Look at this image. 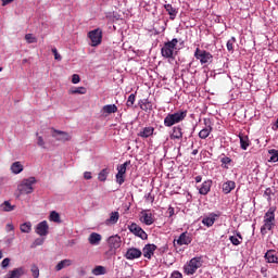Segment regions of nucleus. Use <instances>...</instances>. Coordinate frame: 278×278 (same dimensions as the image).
Here are the masks:
<instances>
[{
	"mask_svg": "<svg viewBox=\"0 0 278 278\" xmlns=\"http://www.w3.org/2000/svg\"><path fill=\"white\" fill-rule=\"evenodd\" d=\"M128 230L130 233H134L137 238H141V240H147L149 238V235L140 227L138 224L132 223L128 226Z\"/></svg>",
	"mask_w": 278,
	"mask_h": 278,
	"instance_id": "1a4fd4ad",
	"label": "nucleus"
},
{
	"mask_svg": "<svg viewBox=\"0 0 278 278\" xmlns=\"http://www.w3.org/2000/svg\"><path fill=\"white\" fill-rule=\"evenodd\" d=\"M131 164V161H126L124 164L117 166V174H116V182L119 186H123L125 184V173H127V166Z\"/></svg>",
	"mask_w": 278,
	"mask_h": 278,
	"instance_id": "6e6552de",
	"label": "nucleus"
},
{
	"mask_svg": "<svg viewBox=\"0 0 278 278\" xmlns=\"http://www.w3.org/2000/svg\"><path fill=\"white\" fill-rule=\"evenodd\" d=\"M202 179H203V177L197 176V177H195V182H197V184H201Z\"/></svg>",
	"mask_w": 278,
	"mask_h": 278,
	"instance_id": "13d9d810",
	"label": "nucleus"
},
{
	"mask_svg": "<svg viewBox=\"0 0 278 278\" xmlns=\"http://www.w3.org/2000/svg\"><path fill=\"white\" fill-rule=\"evenodd\" d=\"M25 40L28 42V45H34V42H38V39L33 34H26Z\"/></svg>",
	"mask_w": 278,
	"mask_h": 278,
	"instance_id": "37998d69",
	"label": "nucleus"
},
{
	"mask_svg": "<svg viewBox=\"0 0 278 278\" xmlns=\"http://www.w3.org/2000/svg\"><path fill=\"white\" fill-rule=\"evenodd\" d=\"M220 162H222V164H231V159L225 156V157H223V159L220 160Z\"/></svg>",
	"mask_w": 278,
	"mask_h": 278,
	"instance_id": "864d4df0",
	"label": "nucleus"
},
{
	"mask_svg": "<svg viewBox=\"0 0 278 278\" xmlns=\"http://www.w3.org/2000/svg\"><path fill=\"white\" fill-rule=\"evenodd\" d=\"M170 278H184V275H181L180 271L175 270L172 273Z\"/></svg>",
	"mask_w": 278,
	"mask_h": 278,
	"instance_id": "3c124183",
	"label": "nucleus"
},
{
	"mask_svg": "<svg viewBox=\"0 0 278 278\" xmlns=\"http://www.w3.org/2000/svg\"><path fill=\"white\" fill-rule=\"evenodd\" d=\"M265 260H267L268 264H277L278 257L274 250H269L265 253Z\"/></svg>",
	"mask_w": 278,
	"mask_h": 278,
	"instance_id": "393cba45",
	"label": "nucleus"
},
{
	"mask_svg": "<svg viewBox=\"0 0 278 278\" xmlns=\"http://www.w3.org/2000/svg\"><path fill=\"white\" fill-rule=\"evenodd\" d=\"M25 275V268L18 267L10 270L4 278H21Z\"/></svg>",
	"mask_w": 278,
	"mask_h": 278,
	"instance_id": "a211bd4d",
	"label": "nucleus"
},
{
	"mask_svg": "<svg viewBox=\"0 0 278 278\" xmlns=\"http://www.w3.org/2000/svg\"><path fill=\"white\" fill-rule=\"evenodd\" d=\"M141 223L143 225H153L155 223V219L153 218V214L149 211H142L141 212V217H140Z\"/></svg>",
	"mask_w": 278,
	"mask_h": 278,
	"instance_id": "dca6fc26",
	"label": "nucleus"
},
{
	"mask_svg": "<svg viewBox=\"0 0 278 278\" xmlns=\"http://www.w3.org/2000/svg\"><path fill=\"white\" fill-rule=\"evenodd\" d=\"M23 164L16 161L11 165V173H13V175H21V173H23Z\"/></svg>",
	"mask_w": 278,
	"mask_h": 278,
	"instance_id": "7c9ffc66",
	"label": "nucleus"
},
{
	"mask_svg": "<svg viewBox=\"0 0 278 278\" xmlns=\"http://www.w3.org/2000/svg\"><path fill=\"white\" fill-rule=\"evenodd\" d=\"M194 58L195 60H199L201 64H210V62L214 60V56L212 55V53L205 50H201L199 48L195 49Z\"/></svg>",
	"mask_w": 278,
	"mask_h": 278,
	"instance_id": "423d86ee",
	"label": "nucleus"
},
{
	"mask_svg": "<svg viewBox=\"0 0 278 278\" xmlns=\"http://www.w3.org/2000/svg\"><path fill=\"white\" fill-rule=\"evenodd\" d=\"M30 273L34 278L40 277V269L38 268V265H31Z\"/></svg>",
	"mask_w": 278,
	"mask_h": 278,
	"instance_id": "79ce46f5",
	"label": "nucleus"
},
{
	"mask_svg": "<svg viewBox=\"0 0 278 278\" xmlns=\"http://www.w3.org/2000/svg\"><path fill=\"white\" fill-rule=\"evenodd\" d=\"M181 138H184V129L181 128V126L173 127L170 139L172 140H181Z\"/></svg>",
	"mask_w": 278,
	"mask_h": 278,
	"instance_id": "aec40b11",
	"label": "nucleus"
},
{
	"mask_svg": "<svg viewBox=\"0 0 278 278\" xmlns=\"http://www.w3.org/2000/svg\"><path fill=\"white\" fill-rule=\"evenodd\" d=\"M92 275H94L96 277H99L101 275H105V273H108V270L105 269V267L98 265L96 266L92 270H91Z\"/></svg>",
	"mask_w": 278,
	"mask_h": 278,
	"instance_id": "2f4dec72",
	"label": "nucleus"
},
{
	"mask_svg": "<svg viewBox=\"0 0 278 278\" xmlns=\"http://www.w3.org/2000/svg\"><path fill=\"white\" fill-rule=\"evenodd\" d=\"M201 266H203V257L195 256L184 265V273L185 275H194Z\"/></svg>",
	"mask_w": 278,
	"mask_h": 278,
	"instance_id": "20e7f679",
	"label": "nucleus"
},
{
	"mask_svg": "<svg viewBox=\"0 0 278 278\" xmlns=\"http://www.w3.org/2000/svg\"><path fill=\"white\" fill-rule=\"evenodd\" d=\"M192 243V233L185 231L180 233L178 239L174 240V244H178V247H184Z\"/></svg>",
	"mask_w": 278,
	"mask_h": 278,
	"instance_id": "9d476101",
	"label": "nucleus"
},
{
	"mask_svg": "<svg viewBox=\"0 0 278 278\" xmlns=\"http://www.w3.org/2000/svg\"><path fill=\"white\" fill-rule=\"evenodd\" d=\"M198 153H199V150L197 149L192 151V155H197Z\"/></svg>",
	"mask_w": 278,
	"mask_h": 278,
	"instance_id": "052dcab7",
	"label": "nucleus"
},
{
	"mask_svg": "<svg viewBox=\"0 0 278 278\" xmlns=\"http://www.w3.org/2000/svg\"><path fill=\"white\" fill-rule=\"evenodd\" d=\"M73 265V261L68 260V258H65L63 261H60L56 266H55V270L56 271H60L64 268H68V266H72Z\"/></svg>",
	"mask_w": 278,
	"mask_h": 278,
	"instance_id": "cd10ccee",
	"label": "nucleus"
},
{
	"mask_svg": "<svg viewBox=\"0 0 278 278\" xmlns=\"http://www.w3.org/2000/svg\"><path fill=\"white\" fill-rule=\"evenodd\" d=\"M35 232L41 238L45 236H49V224L47 223V220L37 224V226L35 227Z\"/></svg>",
	"mask_w": 278,
	"mask_h": 278,
	"instance_id": "ddd939ff",
	"label": "nucleus"
},
{
	"mask_svg": "<svg viewBox=\"0 0 278 278\" xmlns=\"http://www.w3.org/2000/svg\"><path fill=\"white\" fill-rule=\"evenodd\" d=\"M178 43L179 40L177 38H174L170 41L165 42L161 49L162 56L166 60H175V56L177 55Z\"/></svg>",
	"mask_w": 278,
	"mask_h": 278,
	"instance_id": "f257e3e1",
	"label": "nucleus"
},
{
	"mask_svg": "<svg viewBox=\"0 0 278 278\" xmlns=\"http://www.w3.org/2000/svg\"><path fill=\"white\" fill-rule=\"evenodd\" d=\"M167 214H168L169 218L175 216V208L169 206L168 210H167Z\"/></svg>",
	"mask_w": 278,
	"mask_h": 278,
	"instance_id": "603ef678",
	"label": "nucleus"
},
{
	"mask_svg": "<svg viewBox=\"0 0 278 278\" xmlns=\"http://www.w3.org/2000/svg\"><path fill=\"white\" fill-rule=\"evenodd\" d=\"M110 175V168H103L99 174H98V179L100 181H108V176Z\"/></svg>",
	"mask_w": 278,
	"mask_h": 278,
	"instance_id": "473e14b6",
	"label": "nucleus"
},
{
	"mask_svg": "<svg viewBox=\"0 0 278 278\" xmlns=\"http://www.w3.org/2000/svg\"><path fill=\"white\" fill-rule=\"evenodd\" d=\"M264 194H265V197H270V189H266Z\"/></svg>",
	"mask_w": 278,
	"mask_h": 278,
	"instance_id": "bf43d9fd",
	"label": "nucleus"
},
{
	"mask_svg": "<svg viewBox=\"0 0 278 278\" xmlns=\"http://www.w3.org/2000/svg\"><path fill=\"white\" fill-rule=\"evenodd\" d=\"M210 190H212V180L204 181L199 188V192L203 195L208 194Z\"/></svg>",
	"mask_w": 278,
	"mask_h": 278,
	"instance_id": "a878e982",
	"label": "nucleus"
},
{
	"mask_svg": "<svg viewBox=\"0 0 278 278\" xmlns=\"http://www.w3.org/2000/svg\"><path fill=\"white\" fill-rule=\"evenodd\" d=\"M134 103H136V94L131 93L126 102L127 108H134Z\"/></svg>",
	"mask_w": 278,
	"mask_h": 278,
	"instance_id": "c03bdc74",
	"label": "nucleus"
},
{
	"mask_svg": "<svg viewBox=\"0 0 278 278\" xmlns=\"http://www.w3.org/2000/svg\"><path fill=\"white\" fill-rule=\"evenodd\" d=\"M52 53L54 55V60H58L59 62L62 60V55H60V53H58L56 48H52Z\"/></svg>",
	"mask_w": 278,
	"mask_h": 278,
	"instance_id": "de8ad7c7",
	"label": "nucleus"
},
{
	"mask_svg": "<svg viewBox=\"0 0 278 278\" xmlns=\"http://www.w3.org/2000/svg\"><path fill=\"white\" fill-rule=\"evenodd\" d=\"M42 244H45V239L42 238H37L34 242L31 248L36 249V247H42Z\"/></svg>",
	"mask_w": 278,
	"mask_h": 278,
	"instance_id": "49530a36",
	"label": "nucleus"
},
{
	"mask_svg": "<svg viewBox=\"0 0 278 278\" xmlns=\"http://www.w3.org/2000/svg\"><path fill=\"white\" fill-rule=\"evenodd\" d=\"M1 71H3V67H0V73H1Z\"/></svg>",
	"mask_w": 278,
	"mask_h": 278,
	"instance_id": "0e129e2a",
	"label": "nucleus"
},
{
	"mask_svg": "<svg viewBox=\"0 0 278 278\" xmlns=\"http://www.w3.org/2000/svg\"><path fill=\"white\" fill-rule=\"evenodd\" d=\"M70 94H86V87H74L70 89Z\"/></svg>",
	"mask_w": 278,
	"mask_h": 278,
	"instance_id": "72a5a7b5",
	"label": "nucleus"
},
{
	"mask_svg": "<svg viewBox=\"0 0 278 278\" xmlns=\"http://www.w3.org/2000/svg\"><path fill=\"white\" fill-rule=\"evenodd\" d=\"M275 207H270L264 215L263 226L261 227L262 236H266L268 231H271L273 227H275Z\"/></svg>",
	"mask_w": 278,
	"mask_h": 278,
	"instance_id": "f03ea898",
	"label": "nucleus"
},
{
	"mask_svg": "<svg viewBox=\"0 0 278 278\" xmlns=\"http://www.w3.org/2000/svg\"><path fill=\"white\" fill-rule=\"evenodd\" d=\"M142 257V251L138 248H129L126 252V260H138Z\"/></svg>",
	"mask_w": 278,
	"mask_h": 278,
	"instance_id": "2eb2a0df",
	"label": "nucleus"
},
{
	"mask_svg": "<svg viewBox=\"0 0 278 278\" xmlns=\"http://www.w3.org/2000/svg\"><path fill=\"white\" fill-rule=\"evenodd\" d=\"M186 116H188V111H178L176 113L167 114L164 118V125L165 127H173V125L186 121Z\"/></svg>",
	"mask_w": 278,
	"mask_h": 278,
	"instance_id": "7ed1b4c3",
	"label": "nucleus"
},
{
	"mask_svg": "<svg viewBox=\"0 0 278 278\" xmlns=\"http://www.w3.org/2000/svg\"><path fill=\"white\" fill-rule=\"evenodd\" d=\"M52 138H55L56 140H59V142H68L72 140L73 137L66 131L52 128Z\"/></svg>",
	"mask_w": 278,
	"mask_h": 278,
	"instance_id": "9b49d317",
	"label": "nucleus"
},
{
	"mask_svg": "<svg viewBox=\"0 0 278 278\" xmlns=\"http://www.w3.org/2000/svg\"><path fill=\"white\" fill-rule=\"evenodd\" d=\"M10 262L11 260L9 257L4 258L2 262H1V268H8V266H10Z\"/></svg>",
	"mask_w": 278,
	"mask_h": 278,
	"instance_id": "09e8293b",
	"label": "nucleus"
},
{
	"mask_svg": "<svg viewBox=\"0 0 278 278\" xmlns=\"http://www.w3.org/2000/svg\"><path fill=\"white\" fill-rule=\"evenodd\" d=\"M88 38L91 41V47H99L101 40H103V31L100 28L93 29L88 33Z\"/></svg>",
	"mask_w": 278,
	"mask_h": 278,
	"instance_id": "0eeeda50",
	"label": "nucleus"
},
{
	"mask_svg": "<svg viewBox=\"0 0 278 278\" xmlns=\"http://www.w3.org/2000/svg\"><path fill=\"white\" fill-rule=\"evenodd\" d=\"M2 1V5H8L9 3H12V1L14 0H1Z\"/></svg>",
	"mask_w": 278,
	"mask_h": 278,
	"instance_id": "4d7b16f0",
	"label": "nucleus"
},
{
	"mask_svg": "<svg viewBox=\"0 0 278 278\" xmlns=\"http://www.w3.org/2000/svg\"><path fill=\"white\" fill-rule=\"evenodd\" d=\"M229 240L231 242V244H233V247H240V243L242 242L243 238H242V233H240L239 231L236 232V236H230Z\"/></svg>",
	"mask_w": 278,
	"mask_h": 278,
	"instance_id": "c756f323",
	"label": "nucleus"
},
{
	"mask_svg": "<svg viewBox=\"0 0 278 278\" xmlns=\"http://www.w3.org/2000/svg\"><path fill=\"white\" fill-rule=\"evenodd\" d=\"M236 45V37H231L227 43H226V47H227V51H229V53H233V46Z\"/></svg>",
	"mask_w": 278,
	"mask_h": 278,
	"instance_id": "4c0bfd02",
	"label": "nucleus"
},
{
	"mask_svg": "<svg viewBox=\"0 0 278 278\" xmlns=\"http://www.w3.org/2000/svg\"><path fill=\"white\" fill-rule=\"evenodd\" d=\"M84 178H85V179H92V173H90V172H85V173H84Z\"/></svg>",
	"mask_w": 278,
	"mask_h": 278,
	"instance_id": "5fc2aeb1",
	"label": "nucleus"
},
{
	"mask_svg": "<svg viewBox=\"0 0 278 278\" xmlns=\"http://www.w3.org/2000/svg\"><path fill=\"white\" fill-rule=\"evenodd\" d=\"M216 218H218V215L211 213L202 219V224H204L205 227H212L214 223H216Z\"/></svg>",
	"mask_w": 278,
	"mask_h": 278,
	"instance_id": "4be33fe9",
	"label": "nucleus"
},
{
	"mask_svg": "<svg viewBox=\"0 0 278 278\" xmlns=\"http://www.w3.org/2000/svg\"><path fill=\"white\" fill-rule=\"evenodd\" d=\"M37 136V144L38 147H41V149H47V147L45 146V138H42V136H38V132L36 134Z\"/></svg>",
	"mask_w": 278,
	"mask_h": 278,
	"instance_id": "a18cd8bd",
	"label": "nucleus"
},
{
	"mask_svg": "<svg viewBox=\"0 0 278 278\" xmlns=\"http://www.w3.org/2000/svg\"><path fill=\"white\" fill-rule=\"evenodd\" d=\"M49 219L52 222V223H62V220L60 219V213L55 212V211H52L50 213V217Z\"/></svg>",
	"mask_w": 278,
	"mask_h": 278,
	"instance_id": "ea45409f",
	"label": "nucleus"
},
{
	"mask_svg": "<svg viewBox=\"0 0 278 278\" xmlns=\"http://www.w3.org/2000/svg\"><path fill=\"white\" fill-rule=\"evenodd\" d=\"M102 114H116L118 106L116 104H106L101 110Z\"/></svg>",
	"mask_w": 278,
	"mask_h": 278,
	"instance_id": "b1692460",
	"label": "nucleus"
},
{
	"mask_svg": "<svg viewBox=\"0 0 278 278\" xmlns=\"http://www.w3.org/2000/svg\"><path fill=\"white\" fill-rule=\"evenodd\" d=\"M239 138H240L241 149H243V151H247V149H249V137L239 136Z\"/></svg>",
	"mask_w": 278,
	"mask_h": 278,
	"instance_id": "c9c22d12",
	"label": "nucleus"
},
{
	"mask_svg": "<svg viewBox=\"0 0 278 278\" xmlns=\"http://www.w3.org/2000/svg\"><path fill=\"white\" fill-rule=\"evenodd\" d=\"M1 208L3 210V212H13L14 206L10 203V201H4L1 204Z\"/></svg>",
	"mask_w": 278,
	"mask_h": 278,
	"instance_id": "a19ab883",
	"label": "nucleus"
},
{
	"mask_svg": "<svg viewBox=\"0 0 278 278\" xmlns=\"http://www.w3.org/2000/svg\"><path fill=\"white\" fill-rule=\"evenodd\" d=\"M164 9L168 13L170 21H175L177 17V9L173 8V4H164Z\"/></svg>",
	"mask_w": 278,
	"mask_h": 278,
	"instance_id": "c85d7f7f",
	"label": "nucleus"
},
{
	"mask_svg": "<svg viewBox=\"0 0 278 278\" xmlns=\"http://www.w3.org/2000/svg\"><path fill=\"white\" fill-rule=\"evenodd\" d=\"M121 238L118 236H112L108 239L110 249H121Z\"/></svg>",
	"mask_w": 278,
	"mask_h": 278,
	"instance_id": "412c9836",
	"label": "nucleus"
},
{
	"mask_svg": "<svg viewBox=\"0 0 278 278\" xmlns=\"http://www.w3.org/2000/svg\"><path fill=\"white\" fill-rule=\"evenodd\" d=\"M156 249H157V245L148 243L144 245L141 253H143V257H146L147 260H151V257H153Z\"/></svg>",
	"mask_w": 278,
	"mask_h": 278,
	"instance_id": "4468645a",
	"label": "nucleus"
},
{
	"mask_svg": "<svg viewBox=\"0 0 278 278\" xmlns=\"http://www.w3.org/2000/svg\"><path fill=\"white\" fill-rule=\"evenodd\" d=\"M34 184H36V177L23 179L17 186L20 194H31L34 192Z\"/></svg>",
	"mask_w": 278,
	"mask_h": 278,
	"instance_id": "39448f33",
	"label": "nucleus"
},
{
	"mask_svg": "<svg viewBox=\"0 0 278 278\" xmlns=\"http://www.w3.org/2000/svg\"><path fill=\"white\" fill-rule=\"evenodd\" d=\"M139 105L143 110V112H151V110H153V103H151L149 99H143L139 101Z\"/></svg>",
	"mask_w": 278,
	"mask_h": 278,
	"instance_id": "bb28decb",
	"label": "nucleus"
},
{
	"mask_svg": "<svg viewBox=\"0 0 278 278\" xmlns=\"http://www.w3.org/2000/svg\"><path fill=\"white\" fill-rule=\"evenodd\" d=\"M3 257V252L0 251V260Z\"/></svg>",
	"mask_w": 278,
	"mask_h": 278,
	"instance_id": "680f3d73",
	"label": "nucleus"
},
{
	"mask_svg": "<svg viewBox=\"0 0 278 278\" xmlns=\"http://www.w3.org/2000/svg\"><path fill=\"white\" fill-rule=\"evenodd\" d=\"M155 128L153 126H148L142 128V130L138 132V136L139 138H151V136H153Z\"/></svg>",
	"mask_w": 278,
	"mask_h": 278,
	"instance_id": "6ab92c4d",
	"label": "nucleus"
},
{
	"mask_svg": "<svg viewBox=\"0 0 278 278\" xmlns=\"http://www.w3.org/2000/svg\"><path fill=\"white\" fill-rule=\"evenodd\" d=\"M204 125L205 127L199 132V138H201V140H205V138H208L214 129L212 127V122H210V119L207 118H204Z\"/></svg>",
	"mask_w": 278,
	"mask_h": 278,
	"instance_id": "f8f14e48",
	"label": "nucleus"
},
{
	"mask_svg": "<svg viewBox=\"0 0 278 278\" xmlns=\"http://www.w3.org/2000/svg\"><path fill=\"white\" fill-rule=\"evenodd\" d=\"M22 233H30L31 232V222H26L20 226Z\"/></svg>",
	"mask_w": 278,
	"mask_h": 278,
	"instance_id": "f704fd0d",
	"label": "nucleus"
},
{
	"mask_svg": "<svg viewBox=\"0 0 278 278\" xmlns=\"http://www.w3.org/2000/svg\"><path fill=\"white\" fill-rule=\"evenodd\" d=\"M79 81H81V78H79V75L74 74L72 76V84H79Z\"/></svg>",
	"mask_w": 278,
	"mask_h": 278,
	"instance_id": "8fccbe9b",
	"label": "nucleus"
},
{
	"mask_svg": "<svg viewBox=\"0 0 278 278\" xmlns=\"http://www.w3.org/2000/svg\"><path fill=\"white\" fill-rule=\"evenodd\" d=\"M7 231H14V225L13 224H7Z\"/></svg>",
	"mask_w": 278,
	"mask_h": 278,
	"instance_id": "6e6d98bb",
	"label": "nucleus"
},
{
	"mask_svg": "<svg viewBox=\"0 0 278 278\" xmlns=\"http://www.w3.org/2000/svg\"><path fill=\"white\" fill-rule=\"evenodd\" d=\"M26 62H27V59H24V60H23V63L25 64Z\"/></svg>",
	"mask_w": 278,
	"mask_h": 278,
	"instance_id": "e2e57ef3",
	"label": "nucleus"
},
{
	"mask_svg": "<svg viewBox=\"0 0 278 278\" xmlns=\"http://www.w3.org/2000/svg\"><path fill=\"white\" fill-rule=\"evenodd\" d=\"M102 239L103 237H101V235L98 232H91L88 237V242L91 244V247H99Z\"/></svg>",
	"mask_w": 278,
	"mask_h": 278,
	"instance_id": "f3484780",
	"label": "nucleus"
},
{
	"mask_svg": "<svg viewBox=\"0 0 278 278\" xmlns=\"http://www.w3.org/2000/svg\"><path fill=\"white\" fill-rule=\"evenodd\" d=\"M269 153V162H278V150L271 149L268 151Z\"/></svg>",
	"mask_w": 278,
	"mask_h": 278,
	"instance_id": "58836bf2",
	"label": "nucleus"
},
{
	"mask_svg": "<svg viewBox=\"0 0 278 278\" xmlns=\"http://www.w3.org/2000/svg\"><path fill=\"white\" fill-rule=\"evenodd\" d=\"M118 218H119L118 212H113L111 213V216L106 220V223H111V225H116V223H118Z\"/></svg>",
	"mask_w": 278,
	"mask_h": 278,
	"instance_id": "e433bc0d",
	"label": "nucleus"
},
{
	"mask_svg": "<svg viewBox=\"0 0 278 278\" xmlns=\"http://www.w3.org/2000/svg\"><path fill=\"white\" fill-rule=\"evenodd\" d=\"M235 189H236V182L233 180H228L224 182L222 186V190L224 194H229L231 190H235Z\"/></svg>",
	"mask_w": 278,
	"mask_h": 278,
	"instance_id": "5701e85b",
	"label": "nucleus"
}]
</instances>
